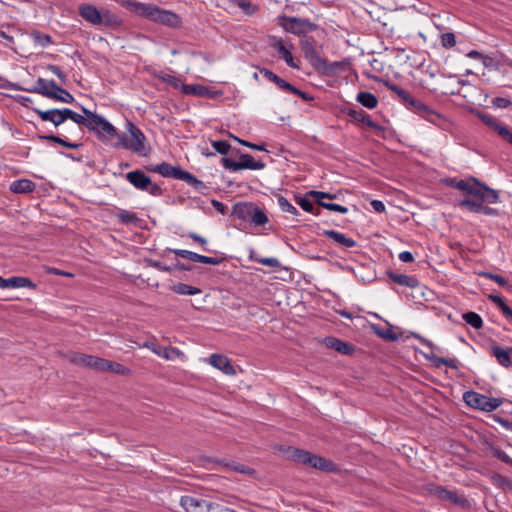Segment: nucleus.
Segmentation results:
<instances>
[{
    "instance_id": "obj_21",
    "label": "nucleus",
    "mask_w": 512,
    "mask_h": 512,
    "mask_svg": "<svg viewBox=\"0 0 512 512\" xmlns=\"http://www.w3.org/2000/svg\"><path fill=\"white\" fill-rule=\"evenodd\" d=\"M57 84L54 80H46L43 78H38L35 82V85L32 89H29L30 92L41 94L47 98L54 97V93L56 92Z\"/></svg>"
},
{
    "instance_id": "obj_6",
    "label": "nucleus",
    "mask_w": 512,
    "mask_h": 512,
    "mask_svg": "<svg viewBox=\"0 0 512 512\" xmlns=\"http://www.w3.org/2000/svg\"><path fill=\"white\" fill-rule=\"evenodd\" d=\"M450 186L464 191L467 193V196H482L487 200L488 203H495L498 200L497 191L487 187L486 185L480 183L475 178H471L468 180H451Z\"/></svg>"
},
{
    "instance_id": "obj_11",
    "label": "nucleus",
    "mask_w": 512,
    "mask_h": 512,
    "mask_svg": "<svg viewBox=\"0 0 512 512\" xmlns=\"http://www.w3.org/2000/svg\"><path fill=\"white\" fill-rule=\"evenodd\" d=\"M69 361L75 365L92 368L96 371L105 372L108 360L97 356L83 353H72L69 355Z\"/></svg>"
},
{
    "instance_id": "obj_20",
    "label": "nucleus",
    "mask_w": 512,
    "mask_h": 512,
    "mask_svg": "<svg viewBox=\"0 0 512 512\" xmlns=\"http://www.w3.org/2000/svg\"><path fill=\"white\" fill-rule=\"evenodd\" d=\"M208 362L211 366L222 371L226 375L236 374V371L227 356L221 354H212L210 355Z\"/></svg>"
},
{
    "instance_id": "obj_63",
    "label": "nucleus",
    "mask_w": 512,
    "mask_h": 512,
    "mask_svg": "<svg viewBox=\"0 0 512 512\" xmlns=\"http://www.w3.org/2000/svg\"><path fill=\"white\" fill-rule=\"evenodd\" d=\"M259 71L267 80L275 83L278 75L267 68H261Z\"/></svg>"
},
{
    "instance_id": "obj_23",
    "label": "nucleus",
    "mask_w": 512,
    "mask_h": 512,
    "mask_svg": "<svg viewBox=\"0 0 512 512\" xmlns=\"http://www.w3.org/2000/svg\"><path fill=\"white\" fill-rule=\"evenodd\" d=\"M323 235L335 242L339 247L349 249L356 246V241L336 230H324Z\"/></svg>"
},
{
    "instance_id": "obj_38",
    "label": "nucleus",
    "mask_w": 512,
    "mask_h": 512,
    "mask_svg": "<svg viewBox=\"0 0 512 512\" xmlns=\"http://www.w3.org/2000/svg\"><path fill=\"white\" fill-rule=\"evenodd\" d=\"M465 322L473 327L474 329H480L483 326V320L481 316L475 312H466L463 314Z\"/></svg>"
},
{
    "instance_id": "obj_52",
    "label": "nucleus",
    "mask_w": 512,
    "mask_h": 512,
    "mask_svg": "<svg viewBox=\"0 0 512 512\" xmlns=\"http://www.w3.org/2000/svg\"><path fill=\"white\" fill-rule=\"evenodd\" d=\"M256 262L273 269L281 267V263L276 257H260L259 259H256Z\"/></svg>"
},
{
    "instance_id": "obj_58",
    "label": "nucleus",
    "mask_w": 512,
    "mask_h": 512,
    "mask_svg": "<svg viewBox=\"0 0 512 512\" xmlns=\"http://www.w3.org/2000/svg\"><path fill=\"white\" fill-rule=\"evenodd\" d=\"M425 358L433 362L435 367H440L446 363V358L435 355L434 353L425 354Z\"/></svg>"
},
{
    "instance_id": "obj_22",
    "label": "nucleus",
    "mask_w": 512,
    "mask_h": 512,
    "mask_svg": "<svg viewBox=\"0 0 512 512\" xmlns=\"http://www.w3.org/2000/svg\"><path fill=\"white\" fill-rule=\"evenodd\" d=\"M154 22L171 28H176L181 25V19L176 13L161 8L158 9Z\"/></svg>"
},
{
    "instance_id": "obj_30",
    "label": "nucleus",
    "mask_w": 512,
    "mask_h": 512,
    "mask_svg": "<svg viewBox=\"0 0 512 512\" xmlns=\"http://www.w3.org/2000/svg\"><path fill=\"white\" fill-rule=\"evenodd\" d=\"M39 115L43 121H49L55 126H59L65 121L63 109H50L46 111H39Z\"/></svg>"
},
{
    "instance_id": "obj_43",
    "label": "nucleus",
    "mask_w": 512,
    "mask_h": 512,
    "mask_svg": "<svg viewBox=\"0 0 512 512\" xmlns=\"http://www.w3.org/2000/svg\"><path fill=\"white\" fill-rule=\"evenodd\" d=\"M54 97L51 99L58 100L63 103H72L74 101V97L65 89L58 86L56 87V92L54 93Z\"/></svg>"
},
{
    "instance_id": "obj_13",
    "label": "nucleus",
    "mask_w": 512,
    "mask_h": 512,
    "mask_svg": "<svg viewBox=\"0 0 512 512\" xmlns=\"http://www.w3.org/2000/svg\"><path fill=\"white\" fill-rule=\"evenodd\" d=\"M300 48L307 61L316 69L317 66L324 64L322 58L316 49L315 41L313 39H303L300 41Z\"/></svg>"
},
{
    "instance_id": "obj_18",
    "label": "nucleus",
    "mask_w": 512,
    "mask_h": 512,
    "mask_svg": "<svg viewBox=\"0 0 512 512\" xmlns=\"http://www.w3.org/2000/svg\"><path fill=\"white\" fill-rule=\"evenodd\" d=\"M464 401L472 408L482 411L490 412L491 405L489 406V397L474 391H468L464 394Z\"/></svg>"
},
{
    "instance_id": "obj_59",
    "label": "nucleus",
    "mask_w": 512,
    "mask_h": 512,
    "mask_svg": "<svg viewBox=\"0 0 512 512\" xmlns=\"http://www.w3.org/2000/svg\"><path fill=\"white\" fill-rule=\"evenodd\" d=\"M235 140H237L239 143H241L242 145L246 146V147H249L253 150H258V151H266L265 149V145L264 144H255V143H251V142H248V141H245V140H241L237 137H234Z\"/></svg>"
},
{
    "instance_id": "obj_2",
    "label": "nucleus",
    "mask_w": 512,
    "mask_h": 512,
    "mask_svg": "<svg viewBox=\"0 0 512 512\" xmlns=\"http://www.w3.org/2000/svg\"><path fill=\"white\" fill-rule=\"evenodd\" d=\"M385 85L389 90L395 93L402 104H404L410 110L425 117L433 125L443 126L445 124V118L442 115L430 109L420 100L415 99L407 90L388 81L385 83Z\"/></svg>"
},
{
    "instance_id": "obj_17",
    "label": "nucleus",
    "mask_w": 512,
    "mask_h": 512,
    "mask_svg": "<svg viewBox=\"0 0 512 512\" xmlns=\"http://www.w3.org/2000/svg\"><path fill=\"white\" fill-rule=\"evenodd\" d=\"M40 139L55 142L67 149H77L83 146V136L80 137H67L60 135H45L39 136Z\"/></svg>"
},
{
    "instance_id": "obj_12",
    "label": "nucleus",
    "mask_w": 512,
    "mask_h": 512,
    "mask_svg": "<svg viewBox=\"0 0 512 512\" xmlns=\"http://www.w3.org/2000/svg\"><path fill=\"white\" fill-rule=\"evenodd\" d=\"M456 85V89H449L445 93L450 95H459L470 104H476L478 102L480 91L476 86L464 80H457Z\"/></svg>"
},
{
    "instance_id": "obj_55",
    "label": "nucleus",
    "mask_w": 512,
    "mask_h": 512,
    "mask_svg": "<svg viewBox=\"0 0 512 512\" xmlns=\"http://www.w3.org/2000/svg\"><path fill=\"white\" fill-rule=\"evenodd\" d=\"M161 79L168 83L169 85H171L172 87L176 88V89H180L181 90V85H183L179 79H177L176 77L172 76V75H169V74H165L161 77Z\"/></svg>"
},
{
    "instance_id": "obj_53",
    "label": "nucleus",
    "mask_w": 512,
    "mask_h": 512,
    "mask_svg": "<svg viewBox=\"0 0 512 512\" xmlns=\"http://www.w3.org/2000/svg\"><path fill=\"white\" fill-rule=\"evenodd\" d=\"M441 45L444 48H452L456 45V37L452 32H446L441 35Z\"/></svg>"
},
{
    "instance_id": "obj_33",
    "label": "nucleus",
    "mask_w": 512,
    "mask_h": 512,
    "mask_svg": "<svg viewBox=\"0 0 512 512\" xmlns=\"http://www.w3.org/2000/svg\"><path fill=\"white\" fill-rule=\"evenodd\" d=\"M433 491L434 494L441 500H448L455 504H460L462 502L455 492L447 490L444 487L436 486Z\"/></svg>"
},
{
    "instance_id": "obj_50",
    "label": "nucleus",
    "mask_w": 512,
    "mask_h": 512,
    "mask_svg": "<svg viewBox=\"0 0 512 512\" xmlns=\"http://www.w3.org/2000/svg\"><path fill=\"white\" fill-rule=\"evenodd\" d=\"M172 252L181 258L187 259L192 262H198L199 254L196 252L184 249H174L172 250Z\"/></svg>"
},
{
    "instance_id": "obj_4",
    "label": "nucleus",
    "mask_w": 512,
    "mask_h": 512,
    "mask_svg": "<svg viewBox=\"0 0 512 512\" xmlns=\"http://www.w3.org/2000/svg\"><path fill=\"white\" fill-rule=\"evenodd\" d=\"M231 215L255 226H263L269 219L265 211L252 202H238L233 205Z\"/></svg>"
},
{
    "instance_id": "obj_62",
    "label": "nucleus",
    "mask_w": 512,
    "mask_h": 512,
    "mask_svg": "<svg viewBox=\"0 0 512 512\" xmlns=\"http://www.w3.org/2000/svg\"><path fill=\"white\" fill-rule=\"evenodd\" d=\"M239 8H241L243 11L247 12L248 14H252L255 12L256 7L252 5V3L248 0H241L238 3Z\"/></svg>"
},
{
    "instance_id": "obj_46",
    "label": "nucleus",
    "mask_w": 512,
    "mask_h": 512,
    "mask_svg": "<svg viewBox=\"0 0 512 512\" xmlns=\"http://www.w3.org/2000/svg\"><path fill=\"white\" fill-rule=\"evenodd\" d=\"M63 113L65 116V120L71 119L74 123H76L78 125L84 126L85 120H87V118L85 117V114L84 115L78 114L69 108H63Z\"/></svg>"
},
{
    "instance_id": "obj_27",
    "label": "nucleus",
    "mask_w": 512,
    "mask_h": 512,
    "mask_svg": "<svg viewBox=\"0 0 512 512\" xmlns=\"http://www.w3.org/2000/svg\"><path fill=\"white\" fill-rule=\"evenodd\" d=\"M36 185L30 179H18L10 184V191L15 194H26L31 193L35 190Z\"/></svg>"
},
{
    "instance_id": "obj_57",
    "label": "nucleus",
    "mask_w": 512,
    "mask_h": 512,
    "mask_svg": "<svg viewBox=\"0 0 512 512\" xmlns=\"http://www.w3.org/2000/svg\"><path fill=\"white\" fill-rule=\"evenodd\" d=\"M484 276L496 282L500 286H508V280L498 274L484 273Z\"/></svg>"
},
{
    "instance_id": "obj_44",
    "label": "nucleus",
    "mask_w": 512,
    "mask_h": 512,
    "mask_svg": "<svg viewBox=\"0 0 512 512\" xmlns=\"http://www.w3.org/2000/svg\"><path fill=\"white\" fill-rule=\"evenodd\" d=\"M340 68H342L341 62H331L330 63L326 59H324V64L317 66L316 70L321 71L326 74H330V73L337 72Z\"/></svg>"
},
{
    "instance_id": "obj_9",
    "label": "nucleus",
    "mask_w": 512,
    "mask_h": 512,
    "mask_svg": "<svg viewBox=\"0 0 512 512\" xmlns=\"http://www.w3.org/2000/svg\"><path fill=\"white\" fill-rule=\"evenodd\" d=\"M279 24L287 32L297 35L306 34L316 29V25L309 20L297 17L281 16L279 17Z\"/></svg>"
},
{
    "instance_id": "obj_15",
    "label": "nucleus",
    "mask_w": 512,
    "mask_h": 512,
    "mask_svg": "<svg viewBox=\"0 0 512 512\" xmlns=\"http://www.w3.org/2000/svg\"><path fill=\"white\" fill-rule=\"evenodd\" d=\"M180 504L186 512H208L211 502L194 496H183Z\"/></svg>"
},
{
    "instance_id": "obj_56",
    "label": "nucleus",
    "mask_w": 512,
    "mask_h": 512,
    "mask_svg": "<svg viewBox=\"0 0 512 512\" xmlns=\"http://www.w3.org/2000/svg\"><path fill=\"white\" fill-rule=\"evenodd\" d=\"M198 262L209 265H219L222 262V259L218 257H209L199 254Z\"/></svg>"
},
{
    "instance_id": "obj_47",
    "label": "nucleus",
    "mask_w": 512,
    "mask_h": 512,
    "mask_svg": "<svg viewBox=\"0 0 512 512\" xmlns=\"http://www.w3.org/2000/svg\"><path fill=\"white\" fill-rule=\"evenodd\" d=\"M32 38L35 44L41 47H46L52 43V38L49 34L41 33L38 31L32 33Z\"/></svg>"
},
{
    "instance_id": "obj_14",
    "label": "nucleus",
    "mask_w": 512,
    "mask_h": 512,
    "mask_svg": "<svg viewBox=\"0 0 512 512\" xmlns=\"http://www.w3.org/2000/svg\"><path fill=\"white\" fill-rule=\"evenodd\" d=\"M181 92L187 95L202 96L209 99H216L223 95L221 90H211L210 88L200 84L181 85Z\"/></svg>"
},
{
    "instance_id": "obj_8",
    "label": "nucleus",
    "mask_w": 512,
    "mask_h": 512,
    "mask_svg": "<svg viewBox=\"0 0 512 512\" xmlns=\"http://www.w3.org/2000/svg\"><path fill=\"white\" fill-rule=\"evenodd\" d=\"M223 167L232 172H237L244 169L249 170H261L265 168V163L262 161H256L250 154H241L239 161H235L228 157L221 159Z\"/></svg>"
},
{
    "instance_id": "obj_40",
    "label": "nucleus",
    "mask_w": 512,
    "mask_h": 512,
    "mask_svg": "<svg viewBox=\"0 0 512 512\" xmlns=\"http://www.w3.org/2000/svg\"><path fill=\"white\" fill-rule=\"evenodd\" d=\"M107 369L106 371H109L111 373H114V374H118V375H129L131 373L130 369L123 366L122 364L118 363V362H114V361H110L108 360V365L106 366Z\"/></svg>"
},
{
    "instance_id": "obj_24",
    "label": "nucleus",
    "mask_w": 512,
    "mask_h": 512,
    "mask_svg": "<svg viewBox=\"0 0 512 512\" xmlns=\"http://www.w3.org/2000/svg\"><path fill=\"white\" fill-rule=\"evenodd\" d=\"M271 47L281 55L289 67L299 68V66L294 62L290 49L286 47L284 41L281 38L274 37L271 42Z\"/></svg>"
},
{
    "instance_id": "obj_64",
    "label": "nucleus",
    "mask_w": 512,
    "mask_h": 512,
    "mask_svg": "<svg viewBox=\"0 0 512 512\" xmlns=\"http://www.w3.org/2000/svg\"><path fill=\"white\" fill-rule=\"evenodd\" d=\"M370 204L373 210L377 213H383L385 211V205L380 200H372Z\"/></svg>"
},
{
    "instance_id": "obj_28",
    "label": "nucleus",
    "mask_w": 512,
    "mask_h": 512,
    "mask_svg": "<svg viewBox=\"0 0 512 512\" xmlns=\"http://www.w3.org/2000/svg\"><path fill=\"white\" fill-rule=\"evenodd\" d=\"M490 352L502 366L509 367L512 364L510 349L494 344L490 347Z\"/></svg>"
},
{
    "instance_id": "obj_35",
    "label": "nucleus",
    "mask_w": 512,
    "mask_h": 512,
    "mask_svg": "<svg viewBox=\"0 0 512 512\" xmlns=\"http://www.w3.org/2000/svg\"><path fill=\"white\" fill-rule=\"evenodd\" d=\"M171 290L178 295H197L201 289L184 283H177L171 286Z\"/></svg>"
},
{
    "instance_id": "obj_31",
    "label": "nucleus",
    "mask_w": 512,
    "mask_h": 512,
    "mask_svg": "<svg viewBox=\"0 0 512 512\" xmlns=\"http://www.w3.org/2000/svg\"><path fill=\"white\" fill-rule=\"evenodd\" d=\"M348 115L355 123L366 124L368 128H381L380 126L373 123L370 119V116L362 109H351Z\"/></svg>"
},
{
    "instance_id": "obj_41",
    "label": "nucleus",
    "mask_w": 512,
    "mask_h": 512,
    "mask_svg": "<svg viewBox=\"0 0 512 512\" xmlns=\"http://www.w3.org/2000/svg\"><path fill=\"white\" fill-rule=\"evenodd\" d=\"M182 181H185L188 185L192 186L199 192H202L203 189L206 188L205 184L201 180L197 179L194 175L187 171L185 172Z\"/></svg>"
},
{
    "instance_id": "obj_60",
    "label": "nucleus",
    "mask_w": 512,
    "mask_h": 512,
    "mask_svg": "<svg viewBox=\"0 0 512 512\" xmlns=\"http://www.w3.org/2000/svg\"><path fill=\"white\" fill-rule=\"evenodd\" d=\"M492 104L496 108H507L511 104V102L508 98L495 97L492 100Z\"/></svg>"
},
{
    "instance_id": "obj_49",
    "label": "nucleus",
    "mask_w": 512,
    "mask_h": 512,
    "mask_svg": "<svg viewBox=\"0 0 512 512\" xmlns=\"http://www.w3.org/2000/svg\"><path fill=\"white\" fill-rule=\"evenodd\" d=\"M307 196L312 197L314 199V201L317 202V204H319V201H324V199H335L336 198L335 194H331V193L323 192V191H317V190H310L307 193Z\"/></svg>"
},
{
    "instance_id": "obj_54",
    "label": "nucleus",
    "mask_w": 512,
    "mask_h": 512,
    "mask_svg": "<svg viewBox=\"0 0 512 512\" xmlns=\"http://www.w3.org/2000/svg\"><path fill=\"white\" fill-rule=\"evenodd\" d=\"M47 69L57 76L61 83L65 84L67 82V76L62 72L59 66L50 64Z\"/></svg>"
},
{
    "instance_id": "obj_34",
    "label": "nucleus",
    "mask_w": 512,
    "mask_h": 512,
    "mask_svg": "<svg viewBox=\"0 0 512 512\" xmlns=\"http://www.w3.org/2000/svg\"><path fill=\"white\" fill-rule=\"evenodd\" d=\"M357 101L366 108L373 109L378 105L377 97L370 92H360L356 97Z\"/></svg>"
},
{
    "instance_id": "obj_1",
    "label": "nucleus",
    "mask_w": 512,
    "mask_h": 512,
    "mask_svg": "<svg viewBox=\"0 0 512 512\" xmlns=\"http://www.w3.org/2000/svg\"><path fill=\"white\" fill-rule=\"evenodd\" d=\"M97 138L105 145L113 148H122L139 156L150 154L151 148L147 143L142 130H126L118 133V130H93Z\"/></svg>"
},
{
    "instance_id": "obj_45",
    "label": "nucleus",
    "mask_w": 512,
    "mask_h": 512,
    "mask_svg": "<svg viewBox=\"0 0 512 512\" xmlns=\"http://www.w3.org/2000/svg\"><path fill=\"white\" fill-rule=\"evenodd\" d=\"M117 218L122 224H135L138 221L136 213L126 210L120 211L117 214Z\"/></svg>"
},
{
    "instance_id": "obj_7",
    "label": "nucleus",
    "mask_w": 512,
    "mask_h": 512,
    "mask_svg": "<svg viewBox=\"0 0 512 512\" xmlns=\"http://www.w3.org/2000/svg\"><path fill=\"white\" fill-rule=\"evenodd\" d=\"M125 177L138 190L146 191L156 197L163 194L162 188L158 184L153 183L150 177L141 170L130 171Z\"/></svg>"
},
{
    "instance_id": "obj_5",
    "label": "nucleus",
    "mask_w": 512,
    "mask_h": 512,
    "mask_svg": "<svg viewBox=\"0 0 512 512\" xmlns=\"http://www.w3.org/2000/svg\"><path fill=\"white\" fill-rule=\"evenodd\" d=\"M287 457L294 462L308 465L321 471L331 472L335 470V464L332 461L298 448L289 447L287 449Z\"/></svg>"
},
{
    "instance_id": "obj_42",
    "label": "nucleus",
    "mask_w": 512,
    "mask_h": 512,
    "mask_svg": "<svg viewBox=\"0 0 512 512\" xmlns=\"http://www.w3.org/2000/svg\"><path fill=\"white\" fill-rule=\"evenodd\" d=\"M296 198V202L298 203V205L306 212H309V213H312V214H315V215H319L320 213V210L317 209L315 211V207H314V204L308 199V197H302V196H299V197H295Z\"/></svg>"
},
{
    "instance_id": "obj_29",
    "label": "nucleus",
    "mask_w": 512,
    "mask_h": 512,
    "mask_svg": "<svg viewBox=\"0 0 512 512\" xmlns=\"http://www.w3.org/2000/svg\"><path fill=\"white\" fill-rule=\"evenodd\" d=\"M7 288H30L35 289L36 284L33 283L29 278L22 276H14L8 279H5L3 289Z\"/></svg>"
},
{
    "instance_id": "obj_39",
    "label": "nucleus",
    "mask_w": 512,
    "mask_h": 512,
    "mask_svg": "<svg viewBox=\"0 0 512 512\" xmlns=\"http://www.w3.org/2000/svg\"><path fill=\"white\" fill-rule=\"evenodd\" d=\"M277 202H278L280 209L283 212H287V213H290L295 216H298L300 214L299 211L297 210V208L295 206H293L284 196L279 195L277 197Z\"/></svg>"
},
{
    "instance_id": "obj_3",
    "label": "nucleus",
    "mask_w": 512,
    "mask_h": 512,
    "mask_svg": "<svg viewBox=\"0 0 512 512\" xmlns=\"http://www.w3.org/2000/svg\"><path fill=\"white\" fill-rule=\"evenodd\" d=\"M78 12L86 22L94 26L114 28L122 24V20L117 14L109 9H98L93 4L84 3L79 5Z\"/></svg>"
},
{
    "instance_id": "obj_48",
    "label": "nucleus",
    "mask_w": 512,
    "mask_h": 512,
    "mask_svg": "<svg viewBox=\"0 0 512 512\" xmlns=\"http://www.w3.org/2000/svg\"><path fill=\"white\" fill-rule=\"evenodd\" d=\"M211 145L214 148L215 152L226 155L229 153L231 145L226 140H211Z\"/></svg>"
},
{
    "instance_id": "obj_26",
    "label": "nucleus",
    "mask_w": 512,
    "mask_h": 512,
    "mask_svg": "<svg viewBox=\"0 0 512 512\" xmlns=\"http://www.w3.org/2000/svg\"><path fill=\"white\" fill-rule=\"evenodd\" d=\"M488 203L482 196H466L459 200V207L464 208L470 212L478 213L482 209V204Z\"/></svg>"
},
{
    "instance_id": "obj_25",
    "label": "nucleus",
    "mask_w": 512,
    "mask_h": 512,
    "mask_svg": "<svg viewBox=\"0 0 512 512\" xmlns=\"http://www.w3.org/2000/svg\"><path fill=\"white\" fill-rule=\"evenodd\" d=\"M323 343L327 348L335 350L343 355H351L354 352V347L351 344L332 336L326 337L323 340Z\"/></svg>"
},
{
    "instance_id": "obj_61",
    "label": "nucleus",
    "mask_w": 512,
    "mask_h": 512,
    "mask_svg": "<svg viewBox=\"0 0 512 512\" xmlns=\"http://www.w3.org/2000/svg\"><path fill=\"white\" fill-rule=\"evenodd\" d=\"M275 84L281 89V90H284V91H287V92H290L294 89V86L290 83H288L287 81H285L284 79H282L281 77L277 76V79L275 81Z\"/></svg>"
},
{
    "instance_id": "obj_36",
    "label": "nucleus",
    "mask_w": 512,
    "mask_h": 512,
    "mask_svg": "<svg viewBox=\"0 0 512 512\" xmlns=\"http://www.w3.org/2000/svg\"><path fill=\"white\" fill-rule=\"evenodd\" d=\"M488 299L492 301L494 304H496L507 318L512 317V308L505 303V301L499 294H489Z\"/></svg>"
},
{
    "instance_id": "obj_16",
    "label": "nucleus",
    "mask_w": 512,
    "mask_h": 512,
    "mask_svg": "<svg viewBox=\"0 0 512 512\" xmlns=\"http://www.w3.org/2000/svg\"><path fill=\"white\" fill-rule=\"evenodd\" d=\"M148 170L152 172L159 173L163 177L173 178L177 180H182L185 174V170H182L179 167L172 166L169 163L162 162L158 165L149 167Z\"/></svg>"
},
{
    "instance_id": "obj_51",
    "label": "nucleus",
    "mask_w": 512,
    "mask_h": 512,
    "mask_svg": "<svg viewBox=\"0 0 512 512\" xmlns=\"http://www.w3.org/2000/svg\"><path fill=\"white\" fill-rule=\"evenodd\" d=\"M318 205L323 207V208H325V209H328V210H331V211H334V212H338V213H341V214L348 213V208L345 207V206H342L340 204H336V203H332V202L319 201Z\"/></svg>"
},
{
    "instance_id": "obj_10",
    "label": "nucleus",
    "mask_w": 512,
    "mask_h": 512,
    "mask_svg": "<svg viewBox=\"0 0 512 512\" xmlns=\"http://www.w3.org/2000/svg\"><path fill=\"white\" fill-rule=\"evenodd\" d=\"M123 7L128 9L130 12L136 14L137 16L146 18L152 22L155 21L157 12L159 7L150 4V3H142L135 0H116Z\"/></svg>"
},
{
    "instance_id": "obj_19",
    "label": "nucleus",
    "mask_w": 512,
    "mask_h": 512,
    "mask_svg": "<svg viewBox=\"0 0 512 512\" xmlns=\"http://www.w3.org/2000/svg\"><path fill=\"white\" fill-rule=\"evenodd\" d=\"M83 114L87 120H85L84 126L86 128H115L108 120L102 115L92 112L86 108H82Z\"/></svg>"
},
{
    "instance_id": "obj_32",
    "label": "nucleus",
    "mask_w": 512,
    "mask_h": 512,
    "mask_svg": "<svg viewBox=\"0 0 512 512\" xmlns=\"http://www.w3.org/2000/svg\"><path fill=\"white\" fill-rule=\"evenodd\" d=\"M389 277L393 282L410 288H415L419 284L418 280L415 277L406 274L390 273Z\"/></svg>"
},
{
    "instance_id": "obj_37",
    "label": "nucleus",
    "mask_w": 512,
    "mask_h": 512,
    "mask_svg": "<svg viewBox=\"0 0 512 512\" xmlns=\"http://www.w3.org/2000/svg\"><path fill=\"white\" fill-rule=\"evenodd\" d=\"M371 328L372 331L382 339L389 341L398 340V335L395 332H393L391 328H382L381 326L376 324H372Z\"/></svg>"
}]
</instances>
